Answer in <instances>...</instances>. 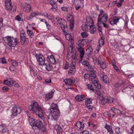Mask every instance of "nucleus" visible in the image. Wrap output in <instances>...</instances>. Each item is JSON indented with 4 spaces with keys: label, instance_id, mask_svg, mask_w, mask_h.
<instances>
[{
    "label": "nucleus",
    "instance_id": "f257e3e1",
    "mask_svg": "<svg viewBox=\"0 0 134 134\" xmlns=\"http://www.w3.org/2000/svg\"><path fill=\"white\" fill-rule=\"evenodd\" d=\"M49 109L51 114L49 115H48L47 114H46L48 121L51 122L53 121L57 120V116H59L60 113L58 105L56 104L53 103Z\"/></svg>",
    "mask_w": 134,
    "mask_h": 134
},
{
    "label": "nucleus",
    "instance_id": "f03ea898",
    "mask_svg": "<svg viewBox=\"0 0 134 134\" xmlns=\"http://www.w3.org/2000/svg\"><path fill=\"white\" fill-rule=\"evenodd\" d=\"M29 121L36 133H39L41 131L43 132L45 131L43 125L41 121L30 118Z\"/></svg>",
    "mask_w": 134,
    "mask_h": 134
},
{
    "label": "nucleus",
    "instance_id": "7ed1b4c3",
    "mask_svg": "<svg viewBox=\"0 0 134 134\" xmlns=\"http://www.w3.org/2000/svg\"><path fill=\"white\" fill-rule=\"evenodd\" d=\"M5 42L11 47H15L18 44L19 40L16 38L8 36L5 38Z\"/></svg>",
    "mask_w": 134,
    "mask_h": 134
},
{
    "label": "nucleus",
    "instance_id": "20e7f679",
    "mask_svg": "<svg viewBox=\"0 0 134 134\" xmlns=\"http://www.w3.org/2000/svg\"><path fill=\"white\" fill-rule=\"evenodd\" d=\"M33 107L35 109L36 114L40 117H42L43 116V114L42 112V109L39 106L36 102L32 101Z\"/></svg>",
    "mask_w": 134,
    "mask_h": 134
},
{
    "label": "nucleus",
    "instance_id": "39448f33",
    "mask_svg": "<svg viewBox=\"0 0 134 134\" xmlns=\"http://www.w3.org/2000/svg\"><path fill=\"white\" fill-rule=\"evenodd\" d=\"M72 35L71 34H69V43L71 42L70 45L68 49V54L70 55H71L72 52L73 47V45L74 44V40L72 38Z\"/></svg>",
    "mask_w": 134,
    "mask_h": 134
},
{
    "label": "nucleus",
    "instance_id": "423d86ee",
    "mask_svg": "<svg viewBox=\"0 0 134 134\" xmlns=\"http://www.w3.org/2000/svg\"><path fill=\"white\" fill-rule=\"evenodd\" d=\"M12 3L10 1L7 0V2L5 3V7L6 10L8 11H10L13 8V12L14 10L15 11L16 9V6H13L12 7Z\"/></svg>",
    "mask_w": 134,
    "mask_h": 134
},
{
    "label": "nucleus",
    "instance_id": "0eeeda50",
    "mask_svg": "<svg viewBox=\"0 0 134 134\" xmlns=\"http://www.w3.org/2000/svg\"><path fill=\"white\" fill-rule=\"evenodd\" d=\"M20 38L21 43L23 44L25 43L28 44L29 42V40L27 38H25V32L21 33Z\"/></svg>",
    "mask_w": 134,
    "mask_h": 134
},
{
    "label": "nucleus",
    "instance_id": "6e6552de",
    "mask_svg": "<svg viewBox=\"0 0 134 134\" xmlns=\"http://www.w3.org/2000/svg\"><path fill=\"white\" fill-rule=\"evenodd\" d=\"M67 20L70 21L69 25L70 29L73 28L74 24V16L70 14H69L67 15Z\"/></svg>",
    "mask_w": 134,
    "mask_h": 134
},
{
    "label": "nucleus",
    "instance_id": "1a4fd4ad",
    "mask_svg": "<svg viewBox=\"0 0 134 134\" xmlns=\"http://www.w3.org/2000/svg\"><path fill=\"white\" fill-rule=\"evenodd\" d=\"M120 19V18L118 17L113 16L109 19V23L111 25H117V23L119 22Z\"/></svg>",
    "mask_w": 134,
    "mask_h": 134
},
{
    "label": "nucleus",
    "instance_id": "9d476101",
    "mask_svg": "<svg viewBox=\"0 0 134 134\" xmlns=\"http://www.w3.org/2000/svg\"><path fill=\"white\" fill-rule=\"evenodd\" d=\"M21 109L19 107H17L16 106L13 107L12 109V115L14 116H16L20 114L21 112Z\"/></svg>",
    "mask_w": 134,
    "mask_h": 134
},
{
    "label": "nucleus",
    "instance_id": "9b49d317",
    "mask_svg": "<svg viewBox=\"0 0 134 134\" xmlns=\"http://www.w3.org/2000/svg\"><path fill=\"white\" fill-rule=\"evenodd\" d=\"M42 68L43 70L50 71L52 70L53 67L49 63H46L42 65Z\"/></svg>",
    "mask_w": 134,
    "mask_h": 134
},
{
    "label": "nucleus",
    "instance_id": "f8f14e48",
    "mask_svg": "<svg viewBox=\"0 0 134 134\" xmlns=\"http://www.w3.org/2000/svg\"><path fill=\"white\" fill-rule=\"evenodd\" d=\"M108 15L107 14L105 13L103 14L102 18L100 17L99 18H98V24L100 23L102 24V23L106 22Z\"/></svg>",
    "mask_w": 134,
    "mask_h": 134
},
{
    "label": "nucleus",
    "instance_id": "ddd939ff",
    "mask_svg": "<svg viewBox=\"0 0 134 134\" xmlns=\"http://www.w3.org/2000/svg\"><path fill=\"white\" fill-rule=\"evenodd\" d=\"M36 58L38 62H39L40 65L42 66L45 63V60L44 56H38Z\"/></svg>",
    "mask_w": 134,
    "mask_h": 134
},
{
    "label": "nucleus",
    "instance_id": "4468645a",
    "mask_svg": "<svg viewBox=\"0 0 134 134\" xmlns=\"http://www.w3.org/2000/svg\"><path fill=\"white\" fill-rule=\"evenodd\" d=\"M60 24L62 29L63 30L65 35H68V33L67 32L68 31V26L66 25H64L62 23H61Z\"/></svg>",
    "mask_w": 134,
    "mask_h": 134
},
{
    "label": "nucleus",
    "instance_id": "2eb2a0df",
    "mask_svg": "<svg viewBox=\"0 0 134 134\" xmlns=\"http://www.w3.org/2000/svg\"><path fill=\"white\" fill-rule=\"evenodd\" d=\"M47 60L48 61H49L53 64H54L56 62L54 56L53 55H51V56H48Z\"/></svg>",
    "mask_w": 134,
    "mask_h": 134
},
{
    "label": "nucleus",
    "instance_id": "dca6fc26",
    "mask_svg": "<svg viewBox=\"0 0 134 134\" xmlns=\"http://www.w3.org/2000/svg\"><path fill=\"white\" fill-rule=\"evenodd\" d=\"M84 123L83 122H81L80 121L77 122L76 124V126L77 127V129L79 130L82 129L84 128Z\"/></svg>",
    "mask_w": 134,
    "mask_h": 134
},
{
    "label": "nucleus",
    "instance_id": "f3484780",
    "mask_svg": "<svg viewBox=\"0 0 134 134\" xmlns=\"http://www.w3.org/2000/svg\"><path fill=\"white\" fill-rule=\"evenodd\" d=\"M64 82L67 85L69 86L72 85V83H74V81L70 79H65L64 80Z\"/></svg>",
    "mask_w": 134,
    "mask_h": 134
},
{
    "label": "nucleus",
    "instance_id": "a211bd4d",
    "mask_svg": "<svg viewBox=\"0 0 134 134\" xmlns=\"http://www.w3.org/2000/svg\"><path fill=\"white\" fill-rule=\"evenodd\" d=\"M85 98V97L83 95H78L75 97V99L78 101L83 100Z\"/></svg>",
    "mask_w": 134,
    "mask_h": 134
},
{
    "label": "nucleus",
    "instance_id": "6ab92c4d",
    "mask_svg": "<svg viewBox=\"0 0 134 134\" xmlns=\"http://www.w3.org/2000/svg\"><path fill=\"white\" fill-rule=\"evenodd\" d=\"M55 129L57 131V134H61L62 133V130L61 127L59 125H55Z\"/></svg>",
    "mask_w": 134,
    "mask_h": 134
},
{
    "label": "nucleus",
    "instance_id": "aec40b11",
    "mask_svg": "<svg viewBox=\"0 0 134 134\" xmlns=\"http://www.w3.org/2000/svg\"><path fill=\"white\" fill-rule=\"evenodd\" d=\"M54 92L55 90L54 89L52 90L50 92L46 95L45 97L47 98V100H48L52 98V93H53Z\"/></svg>",
    "mask_w": 134,
    "mask_h": 134
},
{
    "label": "nucleus",
    "instance_id": "412c9836",
    "mask_svg": "<svg viewBox=\"0 0 134 134\" xmlns=\"http://www.w3.org/2000/svg\"><path fill=\"white\" fill-rule=\"evenodd\" d=\"M105 128L107 129L108 132L110 134H112L113 131L111 128L110 127V126L107 124H105Z\"/></svg>",
    "mask_w": 134,
    "mask_h": 134
},
{
    "label": "nucleus",
    "instance_id": "4be33fe9",
    "mask_svg": "<svg viewBox=\"0 0 134 134\" xmlns=\"http://www.w3.org/2000/svg\"><path fill=\"white\" fill-rule=\"evenodd\" d=\"M90 33L93 34H94L96 31V29L95 28V26L93 25L90 26Z\"/></svg>",
    "mask_w": 134,
    "mask_h": 134
},
{
    "label": "nucleus",
    "instance_id": "5701e85b",
    "mask_svg": "<svg viewBox=\"0 0 134 134\" xmlns=\"http://www.w3.org/2000/svg\"><path fill=\"white\" fill-rule=\"evenodd\" d=\"M102 79L103 82L106 83H108L109 82V78L108 76L106 75H104L102 77Z\"/></svg>",
    "mask_w": 134,
    "mask_h": 134
},
{
    "label": "nucleus",
    "instance_id": "b1692460",
    "mask_svg": "<svg viewBox=\"0 0 134 134\" xmlns=\"http://www.w3.org/2000/svg\"><path fill=\"white\" fill-rule=\"evenodd\" d=\"M37 14L36 13L34 12L32 13L30 16L27 17V19L28 20H30L32 18L35 17L36 15H37Z\"/></svg>",
    "mask_w": 134,
    "mask_h": 134
},
{
    "label": "nucleus",
    "instance_id": "393cba45",
    "mask_svg": "<svg viewBox=\"0 0 134 134\" xmlns=\"http://www.w3.org/2000/svg\"><path fill=\"white\" fill-rule=\"evenodd\" d=\"M108 113V115L109 116H113L114 115V112L113 110V108L111 110L109 111Z\"/></svg>",
    "mask_w": 134,
    "mask_h": 134
},
{
    "label": "nucleus",
    "instance_id": "a878e982",
    "mask_svg": "<svg viewBox=\"0 0 134 134\" xmlns=\"http://www.w3.org/2000/svg\"><path fill=\"white\" fill-rule=\"evenodd\" d=\"M75 69L69 67V70L68 71V74L70 75H72L74 73L75 71Z\"/></svg>",
    "mask_w": 134,
    "mask_h": 134
},
{
    "label": "nucleus",
    "instance_id": "bb28decb",
    "mask_svg": "<svg viewBox=\"0 0 134 134\" xmlns=\"http://www.w3.org/2000/svg\"><path fill=\"white\" fill-rule=\"evenodd\" d=\"M11 79L9 78L7 80H4V81L3 83L4 84L10 86V82H11Z\"/></svg>",
    "mask_w": 134,
    "mask_h": 134
},
{
    "label": "nucleus",
    "instance_id": "cd10ccee",
    "mask_svg": "<svg viewBox=\"0 0 134 134\" xmlns=\"http://www.w3.org/2000/svg\"><path fill=\"white\" fill-rule=\"evenodd\" d=\"M100 67L102 69H104L106 67V65L105 63L103 62H100V64H99Z\"/></svg>",
    "mask_w": 134,
    "mask_h": 134
},
{
    "label": "nucleus",
    "instance_id": "c85d7f7f",
    "mask_svg": "<svg viewBox=\"0 0 134 134\" xmlns=\"http://www.w3.org/2000/svg\"><path fill=\"white\" fill-rule=\"evenodd\" d=\"M113 110L114 113L118 115H120V111L119 109L114 108H113Z\"/></svg>",
    "mask_w": 134,
    "mask_h": 134
},
{
    "label": "nucleus",
    "instance_id": "c756f323",
    "mask_svg": "<svg viewBox=\"0 0 134 134\" xmlns=\"http://www.w3.org/2000/svg\"><path fill=\"white\" fill-rule=\"evenodd\" d=\"M82 29L83 31H87L88 30V26L86 24H84L82 26Z\"/></svg>",
    "mask_w": 134,
    "mask_h": 134
},
{
    "label": "nucleus",
    "instance_id": "7c9ffc66",
    "mask_svg": "<svg viewBox=\"0 0 134 134\" xmlns=\"http://www.w3.org/2000/svg\"><path fill=\"white\" fill-rule=\"evenodd\" d=\"M28 108L29 110L32 111L33 113H36L35 111V109L33 107V105H30L28 107Z\"/></svg>",
    "mask_w": 134,
    "mask_h": 134
},
{
    "label": "nucleus",
    "instance_id": "2f4dec72",
    "mask_svg": "<svg viewBox=\"0 0 134 134\" xmlns=\"http://www.w3.org/2000/svg\"><path fill=\"white\" fill-rule=\"evenodd\" d=\"M94 85L95 87L98 88V89H99L101 87V85L98 82L96 83H95V84Z\"/></svg>",
    "mask_w": 134,
    "mask_h": 134
},
{
    "label": "nucleus",
    "instance_id": "473e14b6",
    "mask_svg": "<svg viewBox=\"0 0 134 134\" xmlns=\"http://www.w3.org/2000/svg\"><path fill=\"white\" fill-rule=\"evenodd\" d=\"M85 39H82L79 40L78 41V43L79 44H81V45H84L86 43L85 42Z\"/></svg>",
    "mask_w": 134,
    "mask_h": 134
},
{
    "label": "nucleus",
    "instance_id": "72a5a7b5",
    "mask_svg": "<svg viewBox=\"0 0 134 134\" xmlns=\"http://www.w3.org/2000/svg\"><path fill=\"white\" fill-rule=\"evenodd\" d=\"M91 79L93 85L95 84V83H96L98 82L97 81V79L96 77L95 78H91Z\"/></svg>",
    "mask_w": 134,
    "mask_h": 134
},
{
    "label": "nucleus",
    "instance_id": "f704fd0d",
    "mask_svg": "<svg viewBox=\"0 0 134 134\" xmlns=\"http://www.w3.org/2000/svg\"><path fill=\"white\" fill-rule=\"evenodd\" d=\"M80 52V57L81 58H82L83 57V56L85 54V52L84 49L82 50H80L79 51Z\"/></svg>",
    "mask_w": 134,
    "mask_h": 134
},
{
    "label": "nucleus",
    "instance_id": "c9c22d12",
    "mask_svg": "<svg viewBox=\"0 0 134 134\" xmlns=\"http://www.w3.org/2000/svg\"><path fill=\"white\" fill-rule=\"evenodd\" d=\"M12 66L15 67L17 66L18 65V63L16 60H14L12 62Z\"/></svg>",
    "mask_w": 134,
    "mask_h": 134
},
{
    "label": "nucleus",
    "instance_id": "e433bc0d",
    "mask_svg": "<svg viewBox=\"0 0 134 134\" xmlns=\"http://www.w3.org/2000/svg\"><path fill=\"white\" fill-rule=\"evenodd\" d=\"M87 100L86 101V104H89L92 103V99L91 98H87Z\"/></svg>",
    "mask_w": 134,
    "mask_h": 134
},
{
    "label": "nucleus",
    "instance_id": "4c0bfd02",
    "mask_svg": "<svg viewBox=\"0 0 134 134\" xmlns=\"http://www.w3.org/2000/svg\"><path fill=\"white\" fill-rule=\"evenodd\" d=\"M81 35L83 38H86L88 36V34L86 32H82Z\"/></svg>",
    "mask_w": 134,
    "mask_h": 134
},
{
    "label": "nucleus",
    "instance_id": "58836bf2",
    "mask_svg": "<svg viewBox=\"0 0 134 134\" xmlns=\"http://www.w3.org/2000/svg\"><path fill=\"white\" fill-rule=\"evenodd\" d=\"M99 43L100 46L101 44L102 46H103L104 44V39H100L99 40Z\"/></svg>",
    "mask_w": 134,
    "mask_h": 134
},
{
    "label": "nucleus",
    "instance_id": "ea45409f",
    "mask_svg": "<svg viewBox=\"0 0 134 134\" xmlns=\"http://www.w3.org/2000/svg\"><path fill=\"white\" fill-rule=\"evenodd\" d=\"M76 47L79 51L84 49L79 44H78L77 45H76Z\"/></svg>",
    "mask_w": 134,
    "mask_h": 134
},
{
    "label": "nucleus",
    "instance_id": "a19ab883",
    "mask_svg": "<svg viewBox=\"0 0 134 134\" xmlns=\"http://www.w3.org/2000/svg\"><path fill=\"white\" fill-rule=\"evenodd\" d=\"M0 62L3 64L6 63V59L5 58H2L0 59Z\"/></svg>",
    "mask_w": 134,
    "mask_h": 134
},
{
    "label": "nucleus",
    "instance_id": "79ce46f5",
    "mask_svg": "<svg viewBox=\"0 0 134 134\" xmlns=\"http://www.w3.org/2000/svg\"><path fill=\"white\" fill-rule=\"evenodd\" d=\"M55 4H53V5H51L52 6V7L51 8V9H54V10H53L54 12L56 11V9L57 8V6L56 5H55Z\"/></svg>",
    "mask_w": 134,
    "mask_h": 134
},
{
    "label": "nucleus",
    "instance_id": "37998d69",
    "mask_svg": "<svg viewBox=\"0 0 134 134\" xmlns=\"http://www.w3.org/2000/svg\"><path fill=\"white\" fill-rule=\"evenodd\" d=\"M82 64L83 65H84L87 66H89L90 64L87 61L84 60Z\"/></svg>",
    "mask_w": 134,
    "mask_h": 134
},
{
    "label": "nucleus",
    "instance_id": "c03bdc74",
    "mask_svg": "<svg viewBox=\"0 0 134 134\" xmlns=\"http://www.w3.org/2000/svg\"><path fill=\"white\" fill-rule=\"evenodd\" d=\"M87 87L88 89H89L92 91H94V89L92 87V86L91 84H88Z\"/></svg>",
    "mask_w": 134,
    "mask_h": 134
},
{
    "label": "nucleus",
    "instance_id": "a18cd8bd",
    "mask_svg": "<svg viewBox=\"0 0 134 134\" xmlns=\"http://www.w3.org/2000/svg\"><path fill=\"white\" fill-rule=\"evenodd\" d=\"M112 65L114 69L116 70L117 72L119 73H120V71L117 67L113 63Z\"/></svg>",
    "mask_w": 134,
    "mask_h": 134
},
{
    "label": "nucleus",
    "instance_id": "49530a36",
    "mask_svg": "<svg viewBox=\"0 0 134 134\" xmlns=\"http://www.w3.org/2000/svg\"><path fill=\"white\" fill-rule=\"evenodd\" d=\"M27 33L30 36H31V37L32 35H33L32 32L30 31L29 30H27Z\"/></svg>",
    "mask_w": 134,
    "mask_h": 134
},
{
    "label": "nucleus",
    "instance_id": "de8ad7c7",
    "mask_svg": "<svg viewBox=\"0 0 134 134\" xmlns=\"http://www.w3.org/2000/svg\"><path fill=\"white\" fill-rule=\"evenodd\" d=\"M87 51H88L89 54L92 52L93 49L90 46L87 49Z\"/></svg>",
    "mask_w": 134,
    "mask_h": 134
},
{
    "label": "nucleus",
    "instance_id": "09e8293b",
    "mask_svg": "<svg viewBox=\"0 0 134 134\" xmlns=\"http://www.w3.org/2000/svg\"><path fill=\"white\" fill-rule=\"evenodd\" d=\"M57 2V0H50V4L51 5H53V4H55Z\"/></svg>",
    "mask_w": 134,
    "mask_h": 134
},
{
    "label": "nucleus",
    "instance_id": "8fccbe9b",
    "mask_svg": "<svg viewBox=\"0 0 134 134\" xmlns=\"http://www.w3.org/2000/svg\"><path fill=\"white\" fill-rule=\"evenodd\" d=\"M91 75H90L91 76V78H95L96 77V75L94 73V72L93 73H90Z\"/></svg>",
    "mask_w": 134,
    "mask_h": 134
},
{
    "label": "nucleus",
    "instance_id": "3c124183",
    "mask_svg": "<svg viewBox=\"0 0 134 134\" xmlns=\"http://www.w3.org/2000/svg\"><path fill=\"white\" fill-rule=\"evenodd\" d=\"M5 128V126H4L3 125H0V131L1 132H3V130Z\"/></svg>",
    "mask_w": 134,
    "mask_h": 134
},
{
    "label": "nucleus",
    "instance_id": "603ef678",
    "mask_svg": "<svg viewBox=\"0 0 134 134\" xmlns=\"http://www.w3.org/2000/svg\"><path fill=\"white\" fill-rule=\"evenodd\" d=\"M84 77L85 79H87L89 78H91V76L90 75L87 74H84ZM90 78L89 79H90Z\"/></svg>",
    "mask_w": 134,
    "mask_h": 134
},
{
    "label": "nucleus",
    "instance_id": "864d4df0",
    "mask_svg": "<svg viewBox=\"0 0 134 134\" xmlns=\"http://www.w3.org/2000/svg\"><path fill=\"white\" fill-rule=\"evenodd\" d=\"M95 92L98 96H100L101 94V93L99 89H97L95 90Z\"/></svg>",
    "mask_w": 134,
    "mask_h": 134
},
{
    "label": "nucleus",
    "instance_id": "5fc2aeb1",
    "mask_svg": "<svg viewBox=\"0 0 134 134\" xmlns=\"http://www.w3.org/2000/svg\"><path fill=\"white\" fill-rule=\"evenodd\" d=\"M89 70L90 71V72L91 73H93L94 72V70L93 69L92 67H90L88 68Z\"/></svg>",
    "mask_w": 134,
    "mask_h": 134
},
{
    "label": "nucleus",
    "instance_id": "6e6d98bb",
    "mask_svg": "<svg viewBox=\"0 0 134 134\" xmlns=\"http://www.w3.org/2000/svg\"><path fill=\"white\" fill-rule=\"evenodd\" d=\"M104 13V11L103 10H102V9H100V14L99 15V16H98V18H99L103 14V13Z\"/></svg>",
    "mask_w": 134,
    "mask_h": 134
},
{
    "label": "nucleus",
    "instance_id": "4d7b16f0",
    "mask_svg": "<svg viewBox=\"0 0 134 134\" xmlns=\"http://www.w3.org/2000/svg\"><path fill=\"white\" fill-rule=\"evenodd\" d=\"M4 134H8V130L7 129H5V128L2 132Z\"/></svg>",
    "mask_w": 134,
    "mask_h": 134
},
{
    "label": "nucleus",
    "instance_id": "13d9d810",
    "mask_svg": "<svg viewBox=\"0 0 134 134\" xmlns=\"http://www.w3.org/2000/svg\"><path fill=\"white\" fill-rule=\"evenodd\" d=\"M15 19L18 21H20L21 20V18L19 15H18L15 17Z\"/></svg>",
    "mask_w": 134,
    "mask_h": 134
},
{
    "label": "nucleus",
    "instance_id": "bf43d9fd",
    "mask_svg": "<svg viewBox=\"0 0 134 134\" xmlns=\"http://www.w3.org/2000/svg\"><path fill=\"white\" fill-rule=\"evenodd\" d=\"M44 16L47 17L48 19H52L51 16L49 15L48 14L46 13V14L44 15Z\"/></svg>",
    "mask_w": 134,
    "mask_h": 134
},
{
    "label": "nucleus",
    "instance_id": "052dcab7",
    "mask_svg": "<svg viewBox=\"0 0 134 134\" xmlns=\"http://www.w3.org/2000/svg\"><path fill=\"white\" fill-rule=\"evenodd\" d=\"M25 4L26 5H27V7H26L27 9V8L29 10V12H30L31 10V5L30 4Z\"/></svg>",
    "mask_w": 134,
    "mask_h": 134
},
{
    "label": "nucleus",
    "instance_id": "680f3d73",
    "mask_svg": "<svg viewBox=\"0 0 134 134\" xmlns=\"http://www.w3.org/2000/svg\"><path fill=\"white\" fill-rule=\"evenodd\" d=\"M86 106L89 109H91L93 108V106L90 105V104H86Z\"/></svg>",
    "mask_w": 134,
    "mask_h": 134
},
{
    "label": "nucleus",
    "instance_id": "e2e57ef3",
    "mask_svg": "<svg viewBox=\"0 0 134 134\" xmlns=\"http://www.w3.org/2000/svg\"><path fill=\"white\" fill-rule=\"evenodd\" d=\"M2 89L4 92H7L9 90V88L7 87L6 86H4L2 88Z\"/></svg>",
    "mask_w": 134,
    "mask_h": 134
},
{
    "label": "nucleus",
    "instance_id": "0e129e2a",
    "mask_svg": "<svg viewBox=\"0 0 134 134\" xmlns=\"http://www.w3.org/2000/svg\"><path fill=\"white\" fill-rule=\"evenodd\" d=\"M75 63H72L70 66L69 67L70 68H73V69H75Z\"/></svg>",
    "mask_w": 134,
    "mask_h": 134
},
{
    "label": "nucleus",
    "instance_id": "69168bd1",
    "mask_svg": "<svg viewBox=\"0 0 134 134\" xmlns=\"http://www.w3.org/2000/svg\"><path fill=\"white\" fill-rule=\"evenodd\" d=\"M94 61L95 63H97L98 64H99L100 62H99V61L98 59L97 58H96L95 59H94Z\"/></svg>",
    "mask_w": 134,
    "mask_h": 134
},
{
    "label": "nucleus",
    "instance_id": "338daca9",
    "mask_svg": "<svg viewBox=\"0 0 134 134\" xmlns=\"http://www.w3.org/2000/svg\"><path fill=\"white\" fill-rule=\"evenodd\" d=\"M45 82L48 83L51 82V80L50 79H47L45 80Z\"/></svg>",
    "mask_w": 134,
    "mask_h": 134
},
{
    "label": "nucleus",
    "instance_id": "774afa93",
    "mask_svg": "<svg viewBox=\"0 0 134 134\" xmlns=\"http://www.w3.org/2000/svg\"><path fill=\"white\" fill-rule=\"evenodd\" d=\"M134 133V129L133 127H132L131 129L130 134H133Z\"/></svg>",
    "mask_w": 134,
    "mask_h": 134
}]
</instances>
